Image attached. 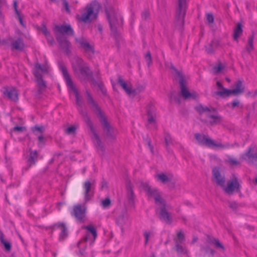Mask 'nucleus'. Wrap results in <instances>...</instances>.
<instances>
[{"mask_svg": "<svg viewBox=\"0 0 257 257\" xmlns=\"http://www.w3.org/2000/svg\"><path fill=\"white\" fill-rule=\"evenodd\" d=\"M86 94L87 95L88 103L90 105L91 109L96 113L99 117V121L103 127L104 131L106 133V135L109 137L114 138L115 136L114 129L110 126L103 112L98 106L97 103L93 99L90 92L88 90H86Z\"/></svg>", "mask_w": 257, "mask_h": 257, "instance_id": "f257e3e1", "label": "nucleus"}, {"mask_svg": "<svg viewBox=\"0 0 257 257\" xmlns=\"http://www.w3.org/2000/svg\"><path fill=\"white\" fill-rule=\"evenodd\" d=\"M72 68L75 75L80 80H88L92 76V72L89 66L80 58L76 57L74 59Z\"/></svg>", "mask_w": 257, "mask_h": 257, "instance_id": "f03ea898", "label": "nucleus"}, {"mask_svg": "<svg viewBox=\"0 0 257 257\" xmlns=\"http://www.w3.org/2000/svg\"><path fill=\"white\" fill-rule=\"evenodd\" d=\"M170 68L174 70L176 76L179 79L180 87V95L185 100H194L198 97V94L195 91L190 92L187 86L186 81L184 79L183 73L178 71L173 64H171Z\"/></svg>", "mask_w": 257, "mask_h": 257, "instance_id": "7ed1b4c3", "label": "nucleus"}, {"mask_svg": "<svg viewBox=\"0 0 257 257\" xmlns=\"http://www.w3.org/2000/svg\"><path fill=\"white\" fill-rule=\"evenodd\" d=\"M195 109L200 115L205 113L206 116L209 119V123L212 126L220 124L223 121L222 117L216 114V110L214 107H209L199 104L195 107Z\"/></svg>", "mask_w": 257, "mask_h": 257, "instance_id": "20e7f679", "label": "nucleus"}, {"mask_svg": "<svg viewBox=\"0 0 257 257\" xmlns=\"http://www.w3.org/2000/svg\"><path fill=\"white\" fill-rule=\"evenodd\" d=\"M79 111L82 115L84 121L85 122L87 125L89 127L90 132L93 135L94 139V143L98 152L101 155H103L105 152L104 147L102 144L99 136L96 133L95 129L93 127V123L88 115L86 111H83L81 108L79 109Z\"/></svg>", "mask_w": 257, "mask_h": 257, "instance_id": "39448f33", "label": "nucleus"}, {"mask_svg": "<svg viewBox=\"0 0 257 257\" xmlns=\"http://www.w3.org/2000/svg\"><path fill=\"white\" fill-rule=\"evenodd\" d=\"M100 6L98 3L93 2L86 6L80 20L84 23H90L97 19Z\"/></svg>", "mask_w": 257, "mask_h": 257, "instance_id": "423d86ee", "label": "nucleus"}, {"mask_svg": "<svg viewBox=\"0 0 257 257\" xmlns=\"http://www.w3.org/2000/svg\"><path fill=\"white\" fill-rule=\"evenodd\" d=\"M194 137L199 145L205 146L209 148L214 149L215 148H218L221 149H225L233 147V145H230L229 143H226V144L216 143L208 136L200 133L195 134Z\"/></svg>", "mask_w": 257, "mask_h": 257, "instance_id": "0eeeda50", "label": "nucleus"}, {"mask_svg": "<svg viewBox=\"0 0 257 257\" xmlns=\"http://www.w3.org/2000/svg\"><path fill=\"white\" fill-rule=\"evenodd\" d=\"M107 18L111 32L114 35L117 34V29L122 25L123 20L120 16L113 9L106 10Z\"/></svg>", "mask_w": 257, "mask_h": 257, "instance_id": "6e6552de", "label": "nucleus"}, {"mask_svg": "<svg viewBox=\"0 0 257 257\" xmlns=\"http://www.w3.org/2000/svg\"><path fill=\"white\" fill-rule=\"evenodd\" d=\"M59 68L63 74V76L66 82L67 86L69 88H70L75 94L77 104L79 106L81 107L82 105V102L80 99L78 91L76 88L75 87V86H74V85L73 84V81L67 71L65 65L63 62H60L59 63Z\"/></svg>", "mask_w": 257, "mask_h": 257, "instance_id": "1a4fd4ad", "label": "nucleus"}, {"mask_svg": "<svg viewBox=\"0 0 257 257\" xmlns=\"http://www.w3.org/2000/svg\"><path fill=\"white\" fill-rule=\"evenodd\" d=\"M186 9V0H178L175 18V25L178 29H182L184 25Z\"/></svg>", "mask_w": 257, "mask_h": 257, "instance_id": "9d476101", "label": "nucleus"}, {"mask_svg": "<svg viewBox=\"0 0 257 257\" xmlns=\"http://www.w3.org/2000/svg\"><path fill=\"white\" fill-rule=\"evenodd\" d=\"M140 186L143 189L148 198H153L155 199V203L157 205H159V203H162V201L164 200L159 190L152 187L148 183L142 182Z\"/></svg>", "mask_w": 257, "mask_h": 257, "instance_id": "9b49d317", "label": "nucleus"}, {"mask_svg": "<svg viewBox=\"0 0 257 257\" xmlns=\"http://www.w3.org/2000/svg\"><path fill=\"white\" fill-rule=\"evenodd\" d=\"M155 178L158 182L167 184L168 187L171 189L175 188L176 180L171 173H161L156 175Z\"/></svg>", "mask_w": 257, "mask_h": 257, "instance_id": "f8f14e48", "label": "nucleus"}, {"mask_svg": "<svg viewBox=\"0 0 257 257\" xmlns=\"http://www.w3.org/2000/svg\"><path fill=\"white\" fill-rule=\"evenodd\" d=\"M240 159L245 161L250 165L257 166V147H250L247 151L241 156Z\"/></svg>", "mask_w": 257, "mask_h": 257, "instance_id": "ddd939ff", "label": "nucleus"}, {"mask_svg": "<svg viewBox=\"0 0 257 257\" xmlns=\"http://www.w3.org/2000/svg\"><path fill=\"white\" fill-rule=\"evenodd\" d=\"M240 187L238 178L235 175H233L232 178L227 182V185H224V187L221 188L225 193L232 195L234 192H240Z\"/></svg>", "mask_w": 257, "mask_h": 257, "instance_id": "4468645a", "label": "nucleus"}, {"mask_svg": "<svg viewBox=\"0 0 257 257\" xmlns=\"http://www.w3.org/2000/svg\"><path fill=\"white\" fill-rule=\"evenodd\" d=\"M157 205L158 207L157 208L156 210L159 211L160 219L166 223L171 224L172 222V217L167 208V205L164 200L162 201V203H159V205Z\"/></svg>", "mask_w": 257, "mask_h": 257, "instance_id": "2eb2a0df", "label": "nucleus"}, {"mask_svg": "<svg viewBox=\"0 0 257 257\" xmlns=\"http://www.w3.org/2000/svg\"><path fill=\"white\" fill-rule=\"evenodd\" d=\"M54 31L56 38L58 35L65 37L64 35L73 36L74 34V31L70 25H57L54 27Z\"/></svg>", "mask_w": 257, "mask_h": 257, "instance_id": "dca6fc26", "label": "nucleus"}, {"mask_svg": "<svg viewBox=\"0 0 257 257\" xmlns=\"http://www.w3.org/2000/svg\"><path fill=\"white\" fill-rule=\"evenodd\" d=\"M126 201L130 207H135L136 195L133 190V186L130 180L126 182Z\"/></svg>", "mask_w": 257, "mask_h": 257, "instance_id": "f3484780", "label": "nucleus"}, {"mask_svg": "<svg viewBox=\"0 0 257 257\" xmlns=\"http://www.w3.org/2000/svg\"><path fill=\"white\" fill-rule=\"evenodd\" d=\"M34 74L36 77L37 82L36 95L40 96L43 94L46 90V82L43 79L41 74L38 70L35 71Z\"/></svg>", "mask_w": 257, "mask_h": 257, "instance_id": "a211bd4d", "label": "nucleus"}, {"mask_svg": "<svg viewBox=\"0 0 257 257\" xmlns=\"http://www.w3.org/2000/svg\"><path fill=\"white\" fill-rule=\"evenodd\" d=\"M212 177L213 181L217 185L220 187H224L226 182L225 177L218 167H214L213 168Z\"/></svg>", "mask_w": 257, "mask_h": 257, "instance_id": "6ab92c4d", "label": "nucleus"}, {"mask_svg": "<svg viewBox=\"0 0 257 257\" xmlns=\"http://www.w3.org/2000/svg\"><path fill=\"white\" fill-rule=\"evenodd\" d=\"M94 182V181H93L92 182L89 181H86L84 183V197L86 201L90 200L93 196L95 189Z\"/></svg>", "mask_w": 257, "mask_h": 257, "instance_id": "aec40b11", "label": "nucleus"}, {"mask_svg": "<svg viewBox=\"0 0 257 257\" xmlns=\"http://www.w3.org/2000/svg\"><path fill=\"white\" fill-rule=\"evenodd\" d=\"M148 124L147 126L156 128V109L152 105H149L147 108Z\"/></svg>", "mask_w": 257, "mask_h": 257, "instance_id": "412c9836", "label": "nucleus"}, {"mask_svg": "<svg viewBox=\"0 0 257 257\" xmlns=\"http://www.w3.org/2000/svg\"><path fill=\"white\" fill-rule=\"evenodd\" d=\"M224 45L225 44L221 43L219 40L214 39L208 46L205 47V51L208 54H213L215 49L219 47L222 48Z\"/></svg>", "mask_w": 257, "mask_h": 257, "instance_id": "4be33fe9", "label": "nucleus"}, {"mask_svg": "<svg viewBox=\"0 0 257 257\" xmlns=\"http://www.w3.org/2000/svg\"><path fill=\"white\" fill-rule=\"evenodd\" d=\"M85 209L82 208L80 205H77L73 207V211L71 212L72 215L74 216L76 219L82 222L85 217Z\"/></svg>", "mask_w": 257, "mask_h": 257, "instance_id": "5701e85b", "label": "nucleus"}, {"mask_svg": "<svg viewBox=\"0 0 257 257\" xmlns=\"http://www.w3.org/2000/svg\"><path fill=\"white\" fill-rule=\"evenodd\" d=\"M4 95L9 99L14 102H17L19 99L18 90L14 87L6 88L3 92Z\"/></svg>", "mask_w": 257, "mask_h": 257, "instance_id": "b1692460", "label": "nucleus"}, {"mask_svg": "<svg viewBox=\"0 0 257 257\" xmlns=\"http://www.w3.org/2000/svg\"><path fill=\"white\" fill-rule=\"evenodd\" d=\"M128 222V215L126 209H123L120 215L117 217L116 222L123 231V227L127 225Z\"/></svg>", "mask_w": 257, "mask_h": 257, "instance_id": "393cba45", "label": "nucleus"}, {"mask_svg": "<svg viewBox=\"0 0 257 257\" xmlns=\"http://www.w3.org/2000/svg\"><path fill=\"white\" fill-rule=\"evenodd\" d=\"M56 39L61 48L66 53H69L70 52L69 47L70 46V43L67 40L66 38L58 35Z\"/></svg>", "mask_w": 257, "mask_h": 257, "instance_id": "a878e982", "label": "nucleus"}, {"mask_svg": "<svg viewBox=\"0 0 257 257\" xmlns=\"http://www.w3.org/2000/svg\"><path fill=\"white\" fill-rule=\"evenodd\" d=\"M75 41L79 44L86 52H91L94 53V50L93 47L91 46L89 43L86 41L83 38H75Z\"/></svg>", "mask_w": 257, "mask_h": 257, "instance_id": "bb28decb", "label": "nucleus"}, {"mask_svg": "<svg viewBox=\"0 0 257 257\" xmlns=\"http://www.w3.org/2000/svg\"><path fill=\"white\" fill-rule=\"evenodd\" d=\"M51 228L55 230L56 228H60L61 230L59 236L60 240H64L68 235L66 225L63 223H58L52 226Z\"/></svg>", "mask_w": 257, "mask_h": 257, "instance_id": "cd10ccee", "label": "nucleus"}, {"mask_svg": "<svg viewBox=\"0 0 257 257\" xmlns=\"http://www.w3.org/2000/svg\"><path fill=\"white\" fill-rule=\"evenodd\" d=\"M25 45L22 38H18L13 42L11 45V49L19 51H22L24 48Z\"/></svg>", "mask_w": 257, "mask_h": 257, "instance_id": "c85d7f7f", "label": "nucleus"}, {"mask_svg": "<svg viewBox=\"0 0 257 257\" xmlns=\"http://www.w3.org/2000/svg\"><path fill=\"white\" fill-rule=\"evenodd\" d=\"M88 231V232L86 234V236L83 239L82 241H87L89 240V233H91L92 235L93 240V241H94L96 238L97 237V234L96 229L91 225H88L84 227Z\"/></svg>", "mask_w": 257, "mask_h": 257, "instance_id": "c756f323", "label": "nucleus"}, {"mask_svg": "<svg viewBox=\"0 0 257 257\" xmlns=\"http://www.w3.org/2000/svg\"><path fill=\"white\" fill-rule=\"evenodd\" d=\"M118 83L128 95L131 96L132 92H134V91H132V89L127 86L126 82L120 76L118 77Z\"/></svg>", "mask_w": 257, "mask_h": 257, "instance_id": "7c9ffc66", "label": "nucleus"}, {"mask_svg": "<svg viewBox=\"0 0 257 257\" xmlns=\"http://www.w3.org/2000/svg\"><path fill=\"white\" fill-rule=\"evenodd\" d=\"M235 88L231 89L232 93L234 95H237L243 92L244 88L241 80H238L235 84Z\"/></svg>", "mask_w": 257, "mask_h": 257, "instance_id": "2f4dec72", "label": "nucleus"}, {"mask_svg": "<svg viewBox=\"0 0 257 257\" xmlns=\"http://www.w3.org/2000/svg\"><path fill=\"white\" fill-rule=\"evenodd\" d=\"M174 240L175 243V249L177 253L179 254H187L188 253V250L186 247L181 245L182 242H180V241L176 238H175Z\"/></svg>", "mask_w": 257, "mask_h": 257, "instance_id": "473e14b6", "label": "nucleus"}, {"mask_svg": "<svg viewBox=\"0 0 257 257\" xmlns=\"http://www.w3.org/2000/svg\"><path fill=\"white\" fill-rule=\"evenodd\" d=\"M242 26L240 23H237L234 30L233 38L237 40L242 33Z\"/></svg>", "mask_w": 257, "mask_h": 257, "instance_id": "72a5a7b5", "label": "nucleus"}, {"mask_svg": "<svg viewBox=\"0 0 257 257\" xmlns=\"http://www.w3.org/2000/svg\"><path fill=\"white\" fill-rule=\"evenodd\" d=\"M232 94L231 89L224 88L221 91H217L214 93V95L219 96L222 98L229 96Z\"/></svg>", "mask_w": 257, "mask_h": 257, "instance_id": "f704fd0d", "label": "nucleus"}, {"mask_svg": "<svg viewBox=\"0 0 257 257\" xmlns=\"http://www.w3.org/2000/svg\"><path fill=\"white\" fill-rule=\"evenodd\" d=\"M13 7L15 12V14H16L17 18L21 24V25L24 27H26V25L24 24L22 18L20 15V12L18 10V1L17 0H14L13 2Z\"/></svg>", "mask_w": 257, "mask_h": 257, "instance_id": "c9c22d12", "label": "nucleus"}, {"mask_svg": "<svg viewBox=\"0 0 257 257\" xmlns=\"http://www.w3.org/2000/svg\"><path fill=\"white\" fill-rule=\"evenodd\" d=\"M253 39H254V35L252 34L251 36H250L248 38V43L247 45L246 46V50L248 52L250 53L253 49Z\"/></svg>", "mask_w": 257, "mask_h": 257, "instance_id": "e433bc0d", "label": "nucleus"}, {"mask_svg": "<svg viewBox=\"0 0 257 257\" xmlns=\"http://www.w3.org/2000/svg\"><path fill=\"white\" fill-rule=\"evenodd\" d=\"M0 239L2 243L4 245L6 251H10L12 249V245L10 242L6 240L4 237V234L1 233L0 235Z\"/></svg>", "mask_w": 257, "mask_h": 257, "instance_id": "4c0bfd02", "label": "nucleus"}, {"mask_svg": "<svg viewBox=\"0 0 257 257\" xmlns=\"http://www.w3.org/2000/svg\"><path fill=\"white\" fill-rule=\"evenodd\" d=\"M38 158V153L36 151L34 152H31L30 154V156L28 159V162L30 164V166L32 164H34L35 163L36 160H37Z\"/></svg>", "mask_w": 257, "mask_h": 257, "instance_id": "58836bf2", "label": "nucleus"}, {"mask_svg": "<svg viewBox=\"0 0 257 257\" xmlns=\"http://www.w3.org/2000/svg\"><path fill=\"white\" fill-rule=\"evenodd\" d=\"M166 147L168 151L169 150V146L173 144V139L169 133H165L164 135Z\"/></svg>", "mask_w": 257, "mask_h": 257, "instance_id": "ea45409f", "label": "nucleus"}, {"mask_svg": "<svg viewBox=\"0 0 257 257\" xmlns=\"http://www.w3.org/2000/svg\"><path fill=\"white\" fill-rule=\"evenodd\" d=\"M155 233L154 231H145L144 235L145 238V244L147 245L149 242V239L154 236Z\"/></svg>", "mask_w": 257, "mask_h": 257, "instance_id": "a19ab883", "label": "nucleus"}, {"mask_svg": "<svg viewBox=\"0 0 257 257\" xmlns=\"http://www.w3.org/2000/svg\"><path fill=\"white\" fill-rule=\"evenodd\" d=\"M201 250L204 252L205 254L210 253L211 254L213 255L214 253V250L208 245L205 246H202L201 248Z\"/></svg>", "mask_w": 257, "mask_h": 257, "instance_id": "79ce46f5", "label": "nucleus"}, {"mask_svg": "<svg viewBox=\"0 0 257 257\" xmlns=\"http://www.w3.org/2000/svg\"><path fill=\"white\" fill-rule=\"evenodd\" d=\"M223 65L220 63L218 66H215L213 68V72L214 74H218L220 71L224 69Z\"/></svg>", "mask_w": 257, "mask_h": 257, "instance_id": "37998d69", "label": "nucleus"}, {"mask_svg": "<svg viewBox=\"0 0 257 257\" xmlns=\"http://www.w3.org/2000/svg\"><path fill=\"white\" fill-rule=\"evenodd\" d=\"M145 59L146 62H147L148 66L150 67L152 65V58L151 52L150 51H148L146 53V54L145 56Z\"/></svg>", "mask_w": 257, "mask_h": 257, "instance_id": "c03bdc74", "label": "nucleus"}, {"mask_svg": "<svg viewBox=\"0 0 257 257\" xmlns=\"http://www.w3.org/2000/svg\"><path fill=\"white\" fill-rule=\"evenodd\" d=\"M101 205L104 208H108L111 205V200L109 198H106L101 201Z\"/></svg>", "mask_w": 257, "mask_h": 257, "instance_id": "a18cd8bd", "label": "nucleus"}, {"mask_svg": "<svg viewBox=\"0 0 257 257\" xmlns=\"http://www.w3.org/2000/svg\"><path fill=\"white\" fill-rule=\"evenodd\" d=\"M227 161L231 166H239L240 165L239 162L230 157H228Z\"/></svg>", "mask_w": 257, "mask_h": 257, "instance_id": "49530a36", "label": "nucleus"}, {"mask_svg": "<svg viewBox=\"0 0 257 257\" xmlns=\"http://www.w3.org/2000/svg\"><path fill=\"white\" fill-rule=\"evenodd\" d=\"M144 90V87L143 86H139L135 89H132V91H134V92H132L131 95L133 96H136L138 94L143 91Z\"/></svg>", "mask_w": 257, "mask_h": 257, "instance_id": "de8ad7c7", "label": "nucleus"}, {"mask_svg": "<svg viewBox=\"0 0 257 257\" xmlns=\"http://www.w3.org/2000/svg\"><path fill=\"white\" fill-rule=\"evenodd\" d=\"M32 131L34 133H35L36 132H38L41 135L44 132V127L36 125L32 127Z\"/></svg>", "mask_w": 257, "mask_h": 257, "instance_id": "09e8293b", "label": "nucleus"}, {"mask_svg": "<svg viewBox=\"0 0 257 257\" xmlns=\"http://www.w3.org/2000/svg\"><path fill=\"white\" fill-rule=\"evenodd\" d=\"M207 23L209 25L212 24L214 22V17L211 13H208L206 15Z\"/></svg>", "mask_w": 257, "mask_h": 257, "instance_id": "8fccbe9b", "label": "nucleus"}, {"mask_svg": "<svg viewBox=\"0 0 257 257\" xmlns=\"http://www.w3.org/2000/svg\"><path fill=\"white\" fill-rule=\"evenodd\" d=\"M35 68L36 69L40 70L43 72H47L48 69L46 66H41L40 64H36L35 65Z\"/></svg>", "mask_w": 257, "mask_h": 257, "instance_id": "3c124183", "label": "nucleus"}, {"mask_svg": "<svg viewBox=\"0 0 257 257\" xmlns=\"http://www.w3.org/2000/svg\"><path fill=\"white\" fill-rule=\"evenodd\" d=\"M170 99L172 101H175L178 104H180L181 102V100L180 98H179V96H178L177 95H174L172 94L170 96Z\"/></svg>", "mask_w": 257, "mask_h": 257, "instance_id": "603ef678", "label": "nucleus"}, {"mask_svg": "<svg viewBox=\"0 0 257 257\" xmlns=\"http://www.w3.org/2000/svg\"><path fill=\"white\" fill-rule=\"evenodd\" d=\"M177 237L178 238H176L177 239H178L180 242H182L185 240V236L184 234L182 231H180L177 233Z\"/></svg>", "mask_w": 257, "mask_h": 257, "instance_id": "864d4df0", "label": "nucleus"}, {"mask_svg": "<svg viewBox=\"0 0 257 257\" xmlns=\"http://www.w3.org/2000/svg\"><path fill=\"white\" fill-rule=\"evenodd\" d=\"M76 127L74 126H72L68 127L66 130V133L68 135L73 134L75 133Z\"/></svg>", "mask_w": 257, "mask_h": 257, "instance_id": "5fc2aeb1", "label": "nucleus"}, {"mask_svg": "<svg viewBox=\"0 0 257 257\" xmlns=\"http://www.w3.org/2000/svg\"><path fill=\"white\" fill-rule=\"evenodd\" d=\"M213 244L215 245L216 248H221L222 250H224L225 249L223 244L220 242V241L218 239H216V240H215V242Z\"/></svg>", "mask_w": 257, "mask_h": 257, "instance_id": "6e6d98bb", "label": "nucleus"}, {"mask_svg": "<svg viewBox=\"0 0 257 257\" xmlns=\"http://www.w3.org/2000/svg\"><path fill=\"white\" fill-rule=\"evenodd\" d=\"M41 31L45 36L50 34V32L47 30L46 26L44 24L41 26Z\"/></svg>", "mask_w": 257, "mask_h": 257, "instance_id": "4d7b16f0", "label": "nucleus"}, {"mask_svg": "<svg viewBox=\"0 0 257 257\" xmlns=\"http://www.w3.org/2000/svg\"><path fill=\"white\" fill-rule=\"evenodd\" d=\"M45 37L47 40L48 43L50 44L51 45H52L54 42V40L52 36L51 35L50 33Z\"/></svg>", "mask_w": 257, "mask_h": 257, "instance_id": "13d9d810", "label": "nucleus"}, {"mask_svg": "<svg viewBox=\"0 0 257 257\" xmlns=\"http://www.w3.org/2000/svg\"><path fill=\"white\" fill-rule=\"evenodd\" d=\"M229 206L233 210H235L238 207V204L236 202H229Z\"/></svg>", "mask_w": 257, "mask_h": 257, "instance_id": "bf43d9fd", "label": "nucleus"}, {"mask_svg": "<svg viewBox=\"0 0 257 257\" xmlns=\"http://www.w3.org/2000/svg\"><path fill=\"white\" fill-rule=\"evenodd\" d=\"M63 5L67 13H69L70 11L69 8V4L66 0H63Z\"/></svg>", "mask_w": 257, "mask_h": 257, "instance_id": "052dcab7", "label": "nucleus"}, {"mask_svg": "<svg viewBox=\"0 0 257 257\" xmlns=\"http://www.w3.org/2000/svg\"><path fill=\"white\" fill-rule=\"evenodd\" d=\"M150 16V13L147 11H145L142 13V18L144 20H147Z\"/></svg>", "mask_w": 257, "mask_h": 257, "instance_id": "680f3d73", "label": "nucleus"}, {"mask_svg": "<svg viewBox=\"0 0 257 257\" xmlns=\"http://www.w3.org/2000/svg\"><path fill=\"white\" fill-rule=\"evenodd\" d=\"M239 101L237 99H236L232 101V108H234L236 107H239Z\"/></svg>", "mask_w": 257, "mask_h": 257, "instance_id": "e2e57ef3", "label": "nucleus"}, {"mask_svg": "<svg viewBox=\"0 0 257 257\" xmlns=\"http://www.w3.org/2000/svg\"><path fill=\"white\" fill-rule=\"evenodd\" d=\"M98 87L99 88V89L100 90V91H101L102 93L105 95L106 94V89L105 88H104V87L101 84H99L98 85Z\"/></svg>", "mask_w": 257, "mask_h": 257, "instance_id": "0e129e2a", "label": "nucleus"}, {"mask_svg": "<svg viewBox=\"0 0 257 257\" xmlns=\"http://www.w3.org/2000/svg\"><path fill=\"white\" fill-rule=\"evenodd\" d=\"M25 129V127H22V126H15L13 128V130L14 131H18V132H23Z\"/></svg>", "mask_w": 257, "mask_h": 257, "instance_id": "69168bd1", "label": "nucleus"}, {"mask_svg": "<svg viewBox=\"0 0 257 257\" xmlns=\"http://www.w3.org/2000/svg\"><path fill=\"white\" fill-rule=\"evenodd\" d=\"M216 238L211 237L210 236L207 237V242L211 244H213L215 240H216Z\"/></svg>", "mask_w": 257, "mask_h": 257, "instance_id": "338daca9", "label": "nucleus"}, {"mask_svg": "<svg viewBox=\"0 0 257 257\" xmlns=\"http://www.w3.org/2000/svg\"><path fill=\"white\" fill-rule=\"evenodd\" d=\"M38 140H39V144L38 145H40V144H44L45 142V138L43 137V136L41 135L38 136Z\"/></svg>", "mask_w": 257, "mask_h": 257, "instance_id": "774afa93", "label": "nucleus"}]
</instances>
